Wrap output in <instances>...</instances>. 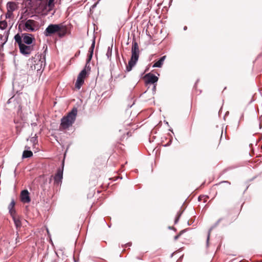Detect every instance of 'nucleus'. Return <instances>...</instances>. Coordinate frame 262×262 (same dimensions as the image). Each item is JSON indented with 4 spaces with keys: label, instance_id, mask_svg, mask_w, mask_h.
<instances>
[{
    "label": "nucleus",
    "instance_id": "40",
    "mask_svg": "<svg viewBox=\"0 0 262 262\" xmlns=\"http://www.w3.org/2000/svg\"><path fill=\"white\" fill-rule=\"evenodd\" d=\"M174 254V252L172 253L171 255H170V257H172L173 256V254Z\"/></svg>",
    "mask_w": 262,
    "mask_h": 262
},
{
    "label": "nucleus",
    "instance_id": "19",
    "mask_svg": "<svg viewBox=\"0 0 262 262\" xmlns=\"http://www.w3.org/2000/svg\"><path fill=\"white\" fill-rule=\"evenodd\" d=\"M112 48H113V44L112 45L111 47H108L107 48V52L106 53V56H107V59H110V58L112 56Z\"/></svg>",
    "mask_w": 262,
    "mask_h": 262
},
{
    "label": "nucleus",
    "instance_id": "42",
    "mask_svg": "<svg viewBox=\"0 0 262 262\" xmlns=\"http://www.w3.org/2000/svg\"><path fill=\"white\" fill-rule=\"evenodd\" d=\"M165 124H167V125H169L168 122H167V121H165Z\"/></svg>",
    "mask_w": 262,
    "mask_h": 262
},
{
    "label": "nucleus",
    "instance_id": "6",
    "mask_svg": "<svg viewBox=\"0 0 262 262\" xmlns=\"http://www.w3.org/2000/svg\"><path fill=\"white\" fill-rule=\"evenodd\" d=\"M63 167H64V160L62 161L61 167H59L57 169V172L54 177L55 183L58 184L61 183L62 179L63 178Z\"/></svg>",
    "mask_w": 262,
    "mask_h": 262
},
{
    "label": "nucleus",
    "instance_id": "27",
    "mask_svg": "<svg viewBox=\"0 0 262 262\" xmlns=\"http://www.w3.org/2000/svg\"><path fill=\"white\" fill-rule=\"evenodd\" d=\"M12 14H13V12H10V11H8V10H7V12L6 14V17L7 18H11V17L12 16Z\"/></svg>",
    "mask_w": 262,
    "mask_h": 262
},
{
    "label": "nucleus",
    "instance_id": "4",
    "mask_svg": "<svg viewBox=\"0 0 262 262\" xmlns=\"http://www.w3.org/2000/svg\"><path fill=\"white\" fill-rule=\"evenodd\" d=\"M15 41L17 43L20 52L26 57H28L34 49L33 46L25 45L23 42L21 37L19 34L17 33L14 36Z\"/></svg>",
    "mask_w": 262,
    "mask_h": 262
},
{
    "label": "nucleus",
    "instance_id": "32",
    "mask_svg": "<svg viewBox=\"0 0 262 262\" xmlns=\"http://www.w3.org/2000/svg\"><path fill=\"white\" fill-rule=\"evenodd\" d=\"M181 235L179 234H178L177 235L175 236L174 237V241H177L180 236Z\"/></svg>",
    "mask_w": 262,
    "mask_h": 262
},
{
    "label": "nucleus",
    "instance_id": "49",
    "mask_svg": "<svg viewBox=\"0 0 262 262\" xmlns=\"http://www.w3.org/2000/svg\"><path fill=\"white\" fill-rule=\"evenodd\" d=\"M206 202V200H204V202L205 203Z\"/></svg>",
    "mask_w": 262,
    "mask_h": 262
},
{
    "label": "nucleus",
    "instance_id": "50",
    "mask_svg": "<svg viewBox=\"0 0 262 262\" xmlns=\"http://www.w3.org/2000/svg\"><path fill=\"white\" fill-rule=\"evenodd\" d=\"M5 42H6V41L3 42V45H4L5 43Z\"/></svg>",
    "mask_w": 262,
    "mask_h": 262
},
{
    "label": "nucleus",
    "instance_id": "23",
    "mask_svg": "<svg viewBox=\"0 0 262 262\" xmlns=\"http://www.w3.org/2000/svg\"><path fill=\"white\" fill-rule=\"evenodd\" d=\"M9 213L10 214V215H11V216L12 217V219L13 218V216H15V210L14 208H12V209H9Z\"/></svg>",
    "mask_w": 262,
    "mask_h": 262
},
{
    "label": "nucleus",
    "instance_id": "20",
    "mask_svg": "<svg viewBox=\"0 0 262 262\" xmlns=\"http://www.w3.org/2000/svg\"><path fill=\"white\" fill-rule=\"evenodd\" d=\"M7 27V23L5 20L0 21V29L5 30Z\"/></svg>",
    "mask_w": 262,
    "mask_h": 262
},
{
    "label": "nucleus",
    "instance_id": "15",
    "mask_svg": "<svg viewBox=\"0 0 262 262\" xmlns=\"http://www.w3.org/2000/svg\"><path fill=\"white\" fill-rule=\"evenodd\" d=\"M13 222L14 223L16 229H18L21 226V223L19 219L16 216H13Z\"/></svg>",
    "mask_w": 262,
    "mask_h": 262
},
{
    "label": "nucleus",
    "instance_id": "5",
    "mask_svg": "<svg viewBox=\"0 0 262 262\" xmlns=\"http://www.w3.org/2000/svg\"><path fill=\"white\" fill-rule=\"evenodd\" d=\"M38 29L36 25V21L33 19H27L25 23L24 30L31 32H35Z\"/></svg>",
    "mask_w": 262,
    "mask_h": 262
},
{
    "label": "nucleus",
    "instance_id": "46",
    "mask_svg": "<svg viewBox=\"0 0 262 262\" xmlns=\"http://www.w3.org/2000/svg\"><path fill=\"white\" fill-rule=\"evenodd\" d=\"M127 245H128V246H130V245H131V244H130V243H127Z\"/></svg>",
    "mask_w": 262,
    "mask_h": 262
},
{
    "label": "nucleus",
    "instance_id": "41",
    "mask_svg": "<svg viewBox=\"0 0 262 262\" xmlns=\"http://www.w3.org/2000/svg\"><path fill=\"white\" fill-rule=\"evenodd\" d=\"M129 134H130L129 132H127V135L128 136H130V135Z\"/></svg>",
    "mask_w": 262,
    "mask_h": 262
},
{
    "label": "nucleus",
    "instance_id": "30",
    "mask_svg": "<svg viewBox=\"0 0 262 262\" xmlns=\"http://www.w3.org/2000/svg\"><path fill=\"white\" fill-rule=\"evenodd\" d=\"M95 45V38H94L93 40V42H92V43L90 48L94 49Z\"/></svg>",
    "mask_w": 262,
    "mask_h": 262
},
{
    "label": "nucleus",
    "instance_id": "34",
    "mask_svg": "<svg viewBox=\"0 0 262 262\" xmlns=\"http://www.w3.org/2000/svg\"><path fill=\"white\" fill-rule=\"evenodd\" d=\"M171 141L170 140L169 142L168 143H167L166 144L164 145V146L166 147V146H169L171 144Z\"/></svg>",
    "mask_w": 262,
    "mask_h": 262
},
{
    "label": "nucleus",
    "instance_id": "48",
    "mask_svg": "<svg viewBox=\"0 0 262 262\" xmlns=\"http://www.w3.org/2000/svg\"><path fill=\"white\" fill-rule=\"evenodd\" d=\"M74 259L75 262H77L75 258H74Z\"/></svg>",
    "mask_w": 262,
    "mask_h": 262
},
{
    "label": "nucleus",
    "instance_id": "13",
    "mask_svg": "<svg viewBox=\"0 0 262 262\" xmlns=\"http://www.w3.org/2000/svg\"><path fill=\"white\" fill-rule=\"evenodd\" d=\"M7 9L8 11L13 12L16 9V4L14 2H9L7 4Z\"/></svg>",
    "mask_w": 262,
    "mask_h": 262
},
{
    "label": "nucleus",
    "instance_id": "26",
    "mask_svg": "<svg viewBox=\"0 0 262 262\" xmlns=\"http://www.w3.org/2000/svg\"><path fill=\"white\" fill-rule=\"evenodd\" d=\"M90 61H88V58H87L86 59V64L85 65V67H84V68H85V70L86 71L87 70H91V67L90 66V64H89V62Z\"/></svg>",
    "mask_w": 262,
    "mask_h": 262
},
{
    "label": "nucleus",
    "instance_id": "37",
    "mask_svg": "<svg viewBox=\"0 0 262 262\" xmlns=\"http://www.w3.org/2000/svg\"><path fill=\"white\" fill-rule=\"evenodd\" d=\"M33 67L34 68V69H36V66L35 65H34L33 66H31V68H32V70H33Z\"/></svg>",
    "mask_w": 262,
    "mask_h": 262
},
{
    "label": "nucleus",
    "instance_id": "44",
    "mask_svg": "<svg viewBox=\"0 0 262 262\" xmlns=\"http://www.w3.org/2000/svg\"><path fill=\"white\" fill-rule=\"evenodd\" d=\"M169 130L170 132H171L172 133H173V130H172V129H171V128H170V129H169Z\"/></svg>",
    "mask_w": 262,
    "mask_h": 262
},
{
    "label": "nucleus",
    "instance_id": "3",
    "mask_svg": "<svg viewBox=\"0 0 262 262\" xmlns=\"http://www.w3.org/2000/svg\"><path fill=\"white\" fill-rule=\"evenodd\" d=\"M77 115V109L74 107L67 116L63 117L61 119L60 126L63 129H67L71 126L76 120Z\"/></svg>",
    "mask_w": 262,
    "mask_h": 262
},
{
    "label": "nucleus",
    "instance_id": "25",
    "mask_svg": "<svg viewBox=\"0 0 262 262\" xmlns=\"http://www.w3.org/2000/svg\"><path fill=\"white\" fill-rule=\"evenodd\" d=\"M15 204V202L14 200H12L10 203V204L8 206V209H12L14 208V206Z\"/></svg>",
    "mask_w": 262,
    "mask_h": 262
},
{
    "label": "nucleus",
    "instance_id": "45",
    "mask_svg": "<svg viewBox=\"0 0 262 262\" xmlns=\"http://www.w3.org/2000/svg\"><path fill=\"white\" fill-rule=\"evenodd\" d=\"M187 224H188V225H190V223H189V221H188V222H187Z\"/></svg>",
    "mask_w": 262,
    "mask_h": 262
},
{
    "label": "nucleus",
    "instance_id": "29",
    "mask_svg": "<svg viewBox=\"0 0 262 262\" xmlns=\"http://www.w3.org/2000/svg\"><path fill=\"white\" fill-rule=\"evenodd\" d=\"M156 85H157V84H154V85L152 86V93H153L154 95L156 93Z\"/></svg>",
    "mask_w": 262,
    "mask_h": 262
},
{
    "label": "nucleus",
    "instance_id": "21",
    "mask_svg": "<svg viewBox=\"0 0 262 262\" xmlns=\"http://www.w3.org/2000/svg\"><path fill=\"white\" fill-rule=\"evenodd\" d=\"M183 212V211H179L177 214V216L176 217L175 220H174V224H176L178 223L180 217H181V215L182 214Z\"/></svg>",
    "mask_w": 262,
    "mask_h": 262
},
{
    "label": "nucleus",
    "instance_id": "22",
    "mask_svg": "<svg viewBox=\"0 0 262 262\" xmlns=\"http://www.w3.org/2000/svg\"><path fill=\"white\" fill-rule=\"evenodd\" d=\"M94 52V49L90 48L89 50V55H88V61H90L92 59V58L93 57Z\"/></svg>",
    "mask_w": 262,
    "mask_h": 262
},
{
    "label": "nucleus",
    "instance_id": "47",
    "mask_svg": "<svg viewBox=\"0 0 262 262\" xmlns=\"http://www.w3.org/2000/svg\"><path fill=\"white\" fill-rule=\"evenodd\" d=\"M198 81H199L198 80L196 81V82L195 83V85L196 84V83L198 82Z\"/></svg>",
    "mask_w": 262,
    "mask_h": 262
},
{
    "label": "nucleus",
    "instance_id": "18",
    "mask_svg": "<svg viewBox=\"0 0 262 262\" xmlns=\"http://www.w3.org/2000/svg\"><path fill=\"white\" fill-rule=\"evenodd\" d=\"M54 1L55 0H49L47 4H46L45 9L48 6L49 8L52 9L54 7Z\"/></svg>",
    "mask_w": 262,
    "mask_h": 262
},
{
    "label": "nucleus",
    "instance_id": "33",
    "mask_svg": "<svg viewBox=\"0 0 262 262\" xmlns=\"http://www.w3.org/2000/svg\"><path fill=\"white\" fill-rule=\"evenodd\" d=\"M13 99V97H11V98H10L8 101H7V104H9L11 102H12V100Z\"/></svg>",
    "mask_w": 262,
    "mask_h": 262
},
{
    "label": "nucleus",
    "instance_id": "17",
    "mask_svg": "<svg viewBox=\"0 0 262 262\" xmlns=\"http://www.w3.org/2000/svg\"><path fill=\"white\" fill-rule=\"evenodd\" d=\"M87 75L86 71L85 70V68H84L79 74L78 77H80L82 79H84L86 76Z\"/></svg>",
    "mask_w": 262,
    "mask_h": 262
},
{
    "label": "nucleus",
    "instance_id": "38",
    "mask_svg": "<svg viewBox=\"0 0 262 262\" xmlns=\"http://www.w3.org/2000/svg\"><path fill=\"white\" fill-rule=\"evenodd\" d=\"M187 29V27L186 26H185L183 28L184 30H186Z\"/></svg>",
    "mask_w": 262,
    "mask_h": 262
},
{
    "label": "nucleus",
    "instance_id": "28",
    "mask_svg": "<svg viewBox=\"0 0 262 262\" xmlns=\"http://www.w3.org/2000/svg\"><path fill=\"white\" fill-rule=\"evenodd\" d=\"M39 62H41L40 67H41L42 66V63H43V66H45V57L43 56L42 58H41L39 61Z\"/></svg>",
    "mask_w": 262,
    "mask_h": 262
},
{
    "label": "nucleus",
    "instance_id": "11",
    "mask_svg": "<svg viewBox=\"0 0 262 262\" xmlns=\"http://www.w3.org/2000/svg\"><path fill=\"white\" fill-rule=\"evenodd\" d=\"M30 147L26 145L25 150L23 151L22 158L23 159L30 158L33 156V152L30 150Z\"/></svg>",
    "mask_w": 262,
    "mask_h": 262
},
{
    "label": "nucleus",
    "instance_id": "1",
    "mask_svg": "<svg viewBox=\"0 0 262 262\" xmlns=\"http://www.w3.org/2000/svg\"><path fill=\"white\" fill-rule=\"evenodd\" d=\"M67 27L62 24H50L44 31L43 35L46 37H50L57 34L59 38H62L67 34Z\"/></svg>",
    "mask_w": 262,
    "mask_h": 262
},
{
    "label": "nucleus",
    "instance_id": "43",
    "mask_svg": "<svg viewBox=\"0 0 262 262\" xmlns=\"http://www.w3.org/2000/svg\"><path fill=\"white\" fill-rule=\"evenodd\" d=\"M222 138H223V130L222 131V135H221V139H222Z\"/></svg>",
    "mask_w": 262,
    "mask_h": 262
},
{
    "label": "nucleus",
    "instance_id": "12",
    "mask_svg": "<svg viewBox=\"0 0 262 262\" xmlns=\"http://www.w3.org/2000/svg\"><path fill=\"white\" fill-rule=\"evenodd\" d=\"M165 55L162 56L157 61H156L152 66L153 68H161L163 64L164 61L166 59Z\"/></svg>",
    "mask_w": 262,
    "mask_h": 262
},
{
    "label": "nucleus",
    "instance_id": "39",
    "mask_svg": "<svg viewBox=\"0 0 262 262\" xmlns=\"http://www.w3.org/2000/svg\"><path fill=\"white\" fill-rule=\"evenodd\" d=\"M201 200V196H199L198 200L200 201Z\"/></svg>",
    "mask_w": 262,
    "mask_h": 262
},
{
    "label": "nucleus",
    "instance_id": "24",
    "mask_svg": "<svg viewBox=\"0 0 262 262\" xmlns=\"http://www.w3.org/2000/svg\"><path fill=\"white\" fill-rule=\"evenodd\" d=\"M16 235H17V237H16V238L15 239V243L16 244H20L22 242V241L20 240V238H19V237L18 236V233L17 232H16Z\"/></svg>",
    "mask_w": 262,
    "mask_h": 262
},
{
    "label": "nucleus",
    "instance_id": "10",
    "mask_svg": "<svg viewBox=\"0 0 262 262\" xmlns=\"http://www.w3.org/2000/svg\"><path fill=\"white\" fill-rule=\"evenodd\" d=\"M226 219L225 218H224V217H221L220 219H219L209 229V230H208V235H207V241H206V246L207 247L209 245V238H210V232L211 231V230H213V229H214V228H215L216 227H217L218 226V225L220 224V223L224 220H225Z\"/></svg>",
    "mask_w": 262,
    "mask_h": 262
},
{
    "label": "nucleus",
    "instance_id": "8",
    "mask_svg": "<svg viewBox=\"0 0 262 262\" xmlns=\"http://www.w3.org/2000/svg\"><path fill=\"white\" fill-rule=\"evenodd\" d=\"M144 78L146 79V84L151 83L155 84H157V82L158 81V77L151 73L146 74L145 75Z\"/></svg>",
    "mask_w": 262,
    "mask_h": 262
},
{
    "label": "nucleus",
    "instance_id": "14",
    "mask_svg": "<svg viewBox=\"0 0 262 262\" xmlns=\"http://www.w3.org/2000/svg\"><path fill=\"white\" fill-rule=\"evenodd\" d=\"M84 82V79L78 77L75 83V88L78 90L80 89Z\"/></svg>",
    "mask_w": 262,
    "mask_h": 262
},
{
    "label": "nucleus",
    "instance_id": "16",
    "mask_svg": "<svg viewBox=\"0 0 262 262\" xmlns=\"http://www.w3.org/2000/svg\"><path fill=\"white\" fill-rule=\"evenodd\" d=\"M30 142L32 144L33 146L34 147H35L36 145L37 144L38 141H37V137L35 135V136L31 138L30 139Z\"/></svg>",
    "mask_w": 262,
    "mask_h": 262
},
{
    "label": "nucleus",
    "instance_id": "36",
    "mask_svg": "<svg viewBox=\"0 0 262 262\" xmlns=\"http://www.w3.org/2000/svg\"><path fill=\"white\" fill-rule=\"evenodd\" d=\"M168 228H169V229H174V230H176V229H175V228H174V227H170V226H169V227H168Z\"/></svg>",
    "mask_w": 262,
    "mask_h": 262
},
{
    "label": "nucleus",
    "instance_id": "31",
    "mask_svg": "<svg viewBox=\"0 0 262 262\" xmlns=\"http://www.w3.org/2000/svg\"><path fill=\"white\" fill-rule=\"evenodd\" d=\"M227 183L229 185H230V182L228 181H222L220 183H219V184H220L221 183ZM218 185V184H217Z\"/></svg>",
    "mask_w": 262,
    "mask_h": 262
},
{
    "label": "nucleus",
    "instance_id": "2",
    "mask_svg": "<svg viewBox=\"0 0 262 262\" xmlns=\"http://www.w3.org/2000/svg\"><path fill=\"white\" fill-rule=\"evenodd\" d=\"M131 57L128 61V65L126 67V72H129L133 69L138 62L139 57V48L138 43L133 40L131 50Z\"/></svg>",
    "mask_w": 262,
    "mask_h": 262
},
{
    "label": "nucleus",
    "instance_id": "9",
    "mask_svg": "<svg viewBox=\"0 0 262 262\" xmlns=\"http://www.w3.org/2000/svg\"><path fill=\"white\" fill-rule=\"evenodd\" d=\"M20 200L24 203H28L30 202L31 199L30 194L28 190L24 189L20 192Z\"/></svg>",
    "mask_w": 262,
    "mask_h": 262
},
{
    "label": "nucleus",
    "instance_id": "35",
    "mask_svg": "<svg viewBox=\"0 0 262 262\" xmlns=\"http://www.w3.org/2000/svg\"><path fill=\"white\" fill-rule=\"evenodd\" d=\"M186 231V230H183L182 231H180V232L179 233V234L180 235H181L183 233H184V232H185Z\"/></svg>",
    "mask_w": 262,
    "mask_h": 262
},
{
    "label": "nucleus",
    "instance_id": "7",
    "mask_svg": "<svg viewBox=\"0 0 262 262\" xmlns=\"http://www.w3.org/2000/svg\"><path fill=\"white\" fill-rule=\"evenodd\" d=\"M20 36L21 37V40L23 41V42L27 45L31 46V45L35 40L33 35L31 34L22 33Z\"/></svg>",
    "mask_w": 262,
    "mask_h": 262
}]
</instances>
